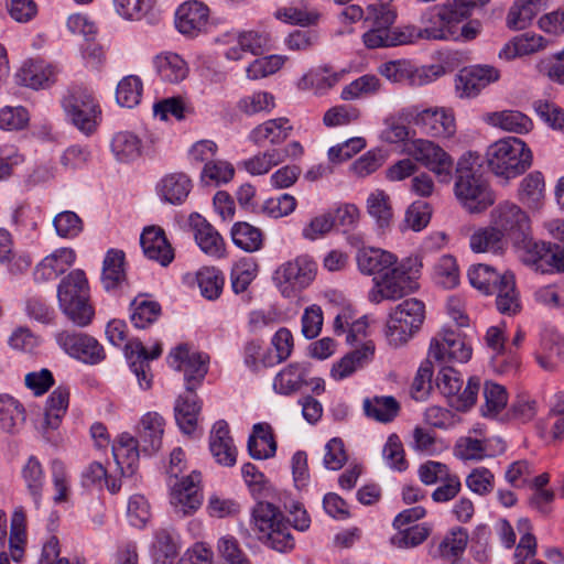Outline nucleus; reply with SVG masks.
Returning <instances> with one entry per match:
<instances>
[{
    "label": "nucleus",
    "mask_w": 564,
    "mask_h": 564,
    "mask_svg": "<svg viewBox=\"0 0 564 564\" xmlns=\"http://www.w3.org/2000/svg\"><path fill=\"white\" fill-rule=\"evenodd\" d=\"M258 265L252 259H241L231 269V289L236 294L245 293L256 279Z\"/></svg>",
    "instance_id": "13d9d810"
},
{
    "label": "nucleus",
    "mask_w": 564,
    "mask_h": 564,
    "mask_svg": "<svg viewBox=\"0 0 564 564\" xmlns=\"http://www.w3.org/2000/svg\"><path fill=\"white\" fill-rule=\"evenodd\" d=\"M535 304L547 310H564V280L538 286L533 292Z\"/></svg>",
    "instance_id": "8fccbe9b"
},
{
    "label": "nucleus",
    "mask_w": 564,
    "mask_h": 564,
    "mask_svg": "<svg viewBox=\"0 0 564 564\" xmlns=\"http://www.w3.org/2000/svg\"><path fill=\"white\" fill-rule=\"evenodd\" d=\"M308 368L305 364L293 362L282 369L274 378L273 388L280 394H291L307 384Z\"/></svg>",
    "instance_id": "58836bf2"
},
{
    "label": "nucleus",
    "mask_w": 564,
    "mask_h": 564,
    "mask_svg": "<svg viewBox=\"0 0 564 564\" xmlns=\"http://www.w3.org/2000/svg\"><path fill=\"white\" fill-rule=\"evenodd\" d=\"M191 178L182 172L165 175L158 184L160 197L172 205H181L192 191Z\"/></svg>",
    "instance_id": "7c9ffc66"
},
{
    "label": "nucleus",
    "mask_w": 564,
    "mask_h": 564,
    "mask_svg": "<svg viewBox=\"0 0 564 564\" xmlns=\"http://www.w3.org/2000/svg\"><path fill=\"white\" fill-rule=\"evenodd\" d=\"M521 259L536 272L564 273V249L558 245L529 240L524 243Z\"/></svg>",
    "instance_id": "ddd939ff"
},
{
    "label": "nucleus",
    "mask_w": 564,
    "mask_h": 564,
    "mask_svg": "<svg viewBox=\"0 0 564 564\" xmlns=\"http://www.w3.org/2000/svg\"><path fill=\"white\" fill-rule=\"evenodd\" d=\"M375 355V344L368 340L360 348L346 354L339 361L335 362L330 369V376L334 380L340 381L359 369L368 365Z\"/></svg>",
    "instance_id": "b1692460"
},
{
    "label": "nucleus",
    "mask_w": 564,
    "mask_h": 564,
    "mask_svg": "<svg viewBox=\"0 0 564 564\" xmlns=\"http://www.w3.org/2000/svg\"><path fill=\"white\" fill-rule=\"evenodd\" d=\"M25 543V514L22 508L15 509L11 517V530L9 538L10 556L14 562H20L23 556Z\"/></svg>",
    "instance_id": "6e6d98bb"
},
{
    "label": "nucleus",
    "mask_w": 564,
    "mask_h": 564,
    "mask_svg": "<svg viewBox=\"0 0 564 564\" xmlns=\"http://www.w3.org/2000/svg\"><path fill=\"white\" fill-rule=\"evenodd\" d=\"M56 341L67 355L85 364L97 365L106 358L104 347L88 334L63 330L56 334Z\"/></svg>",
    "instance_id": "2eb2a0df"
},
{
    "label": "nucleus",
    "mask_w": 564,
    "mask_h": 564,
    "mask_svg": "<svg viewBox=\"0 0 564 564\" xmlns=\"http://www.w3.org/2000/svg\"><path fill=\"white\" fill-rule=\"evenodd\" d=\"M25 421L23 405L10 394H0V430L15 433Z\"/></svg>",
    "instance_id": "79ce46f5"
},
{
    "label": "nucleus",
    "mask_w": 564,
    "mask_h": 564,
    "mask_svg": "<svg viewBox=\"0 0 564 564\" xmlns=\"http://www.w3.org/2000/svg\"><path fill=\"white\" fill-rule=\"evenodd\" d=\"M502 236L491 225L475 231L469 239V247L474 252H497L502 249Z\"/></svg>",
    "instance_id": "4d7b16f0"
},
{
    "label": "nucleus",
    "mask_w": 564,
    "mask_h": 564,
    "mask_svg": "<svg viewBox=\"0 0 564 564\" xmlns=\"http://www.w3.org/2000/svg\"><path fill=\"white\" fill-rule=\"evenodd\" d=\"M495 203V195L485 177L463 181L460 165V207L469 214H480Z\"/></svg>",
    "instance_id": "a211bd4d"
},
{
    "label": "nucleus",
    "mask_w": 564,
    "mask_h": 564,
    "mask_svg": "<svg viewBox=\"0 0 564 564\" xmlns=\"http://www.w3.org/2000/svg\"><path fill=\"white\" fill-rule=\"evenodd\" d=\"M56 69L44 61H30L21 68V78L25 86L43 88L55 80Z\"/></svg>",
    "instance_id": "37998d69"
},
{
    "label": "nucleus",
    "mask_w": 564,
    "mask_h": 564,
    "mask_svg": "<svg viewBox=\"0 0 564 564\" xmlns=\"http://www.w3.org/2000/svg\"><path fill=\"white\" fill-rule=\"evenodd\" d=\"M75 261V252L63 248L51 256L45 257L34 270V279L37 282L55 280L64 273Z\"/></svg>",
    "instance_id": "c85d7f7f"
},
{
    "label": "nucleus",
    "mask_w": 564,
    "mask_h": 564,
    "mask_svg": "<svg viewBox=\"0 0 564 564\" xmlns=\"http://www.w3.org/2000/svg\"><path fill=\"white\" fill-rule=\"evenodd\" d=\"M238 109L252 116L262 111H271L275 107L274 96L268 91H256L252 95L242 97L237 105Z\"/></svg>",
    "instance_id": "69168bd1"
},
{
    "label": "nucleus",
    "mask_w": 564,
    "mask_h": 564,
    "mask_svg": "<svg viewBox=\"0 0 564 564\" xmlns=\"http://www.w3.org/2000/svg\"><path fill=\"white\" fill-rule=\"evenodd\" d=\"M62 107L69 120L85 135L93 134L100 120L101 110L94 95L85 87H70L62 99Z\"/></svg>",
    "instance_id": "1a4fd4ad"
},
{
    "label": "nucleus",
    "mask_w": 564,
    "mask_h": 564,
    "mask_svg": "<svg viewBox=\"0 0 564 564\" xmlns=\"http://www.w3.org/2000/svg\"><path fill=\"white\" fill-rule=\"evenodd\" d=\"M164 419L156 412L144 414L140 421L138 442L143 453L151 455L162 446Z\"/></svg>",
    "instance_id": "bb28decb"
},
{
    "label": "nucleus",
    "mask_w": 564,
    "mask_h": 564,
    "mask_svg": "<svg viewBox=\"0 0 564 564\" xmlns=\"http://www.w3.org/2000/svg\"><path fill=\"white\" fill-rule=\"evenodd\" d=\"M412 158L432 170L443 183H448L452 177L453 161L451 156L432 141L416 139L409 148Z\"/></svg>",
    "instance_id": "dca6fc26"
},
{
    "label": "nucleus",
    "mask_w": 564,
    "mask_h": 564,
    "mask_svg": "<svg viewBox=\"0 0 564 564\" xmlns=\"http://www.w3.org/2000/svg\"><path fill=\"white\" fill-rule=\"evenodd\" d=\"M89 297L88 280L80 269L70 271L57 286L59 310L78 327L89 325L94 318L95 311Z\"/></svg>",
    "instance_id": "0eeeda50"
},
{
    "label": "nucleus",
    "mask_w": 564,
    "mask_h": 564,
    "mask_svg": "<svg viewBox=\"0 0 564 564\" xmlns=\"http://www.w3.org/2000/svg\"><path fill=\"white\" fill-rule=\"evenodd\" d=\"M433 364L430 360H424L413 379L411 384V397L415 401H424L432 390Z\"/></svg>",
    "instance_id": "774afa93"
},
{
    "label": "nucleus",
    "mask_w": 564,
    "mask_h": 564,
    "mask_svg": "<svg viewBox=\"0 0 564 564\" xmlns=\"http://www.w3.org/2000/svg\"><path fill=\"white\" fill-rule=\"evenodd\" d=\"M229 433L228 423L219 420L213 425L209 436L210 453L218 464L226 467L234 466L237 460V447Z\"/></svg>",
    "instance_id": "4be33fe9"
},
{
    "label": "nucleus",
    "mask_w": 564,
    "mask_h": 564,
    "mask_svg": "<svg viewBox=\"0 0 564 564\" xmlns=\"http://www.w3.org/2000/svg\"><path fill=\"white\" fill-rule=\"evenodd\" d=\"M431 529L425 524H415L406 529H398L390 542L398 549H411L422 544L430 535Z\"/></svg>",
    "instance_id": "bf43d9fd"
},
{
    "label": "nucleus",
    "mask_w": 564,
    "mask_h": 564,
    "mask_svg": "<svg viewBox=\"0 0 564 564\" xmlns=\"http://www.w3.org/2000/svg\"><path fill=\"white\" fill-rule=\"evenodd\" d=\"M414 124L431 137L449 138L456 131L455 112L444 107L415 109Z\"/></svg>",
    "instance_id": "f3484780"
},
{
    "label": "nucleus",
    "mask_w": 564,
    "mask_h": 564,
    "mask_svg": "<svg viewBox=\"0 0 564 564\" xmlns=\"http://www.w3.org/2000/svg\"><path fill=\"white\" fill-rule=\"evenodd\" d=\"M293 131V126L286 117L265 120L254 127L249 133V140L258 147L265 144H282Z\"/></svg>",
    "instance_id": "5701e85b"
},
{
    "label": "nucleus",
    "mask_w": 564,
    "mask_h": 564,
    "mask_svg": "<svg viewBox=\"0 0 564 564\" xmlns=\"http://www.w3.org/2000/svg\"><path fill=\"white\" fill-rule=\"evenodd\" d=\"M518 200L530 209H539L545 199V180L540 171L527 174L520 182Z\"/></svg>",
    "instance_id": "2f4dec72"
},
{
    "label": "nucleus",
    "mask_w": 564,
    "mask_h": 564,
    "mask_svg": "<svg viewBox=\"0 0 564 564\" xmlns=\"http://www.w3.org/2000/svg\"><path fill=\"white\" fill-rule=\"evenodd\" d=\"M22 476L35 505L39 506L44 485V473L42 465L36 457L31 456L29 458L28 463L23 467Z\"/></svg>",
    "instance_id": "e2e57ef3"
},
{
    "label": "nucleus",
    "mask_w": 564,
    "mask_h": 564,
    "mask_svg": "<svg viewBox=\"0 0 564 564\" xmlns=\"http://www.w3.org/2000/svg\"><path fill=\"white\" fill-rule=\"evenodd\" d=\"M491 225L502 237L511 239L524 238L530 229L527 213L516 203L505 200L499 203L490 213Z\"/></svg>",
    "instance_id": "4468645a"
},
{
    "label": "nucleus",
    "mask_w": 564,
    "mask_h": 564,
    "mask_svg": "<svg viewBox=\"0 0 564 564\" xmlns=\"http://www.w3.org/2000/svg\"><path fill=\"white\" fill-rule=\"evenodd\" d=\"M378 1L367 7L366 22H370L371 26L362 37L368 48L392 46L390 41H394L400 31V28H391L397 19V11L391 7L393 0Z\"/></svg>",
    "instance_id": "9b49d317"
},
{
    "label": "nucleus",
    "mask_w": 564,
    "mask_h": 564,
    "mask_svg": "<svg viewBox=\"0 0 564 564\" xmlns=\"http://www.w3.org/2000/svg\"><path fill=\"white\" fill-rule=\"evenodd\" d=\"M499 79V72L492 66L475 65L460 69V96L476 97L489 84Z\"/></svg>",
    "instance_id": "393cba45"
},
{
    "label": "nucleus",
    "mask_w": 564,
    "mask_h": 564,
    "mask_svg": "<svg viewBox=\"0 0 564 564\" xmlns=\"http://www.w3.org/2000/svg\"><path fill=\"white\" fill-rule=\"evenodd\" d=\"M489 170L505 184L522 175L533 163V154L525 142L508 137L494 142L486 153Z\"/></svg>",
    "instance_id": "423d86ee"
},
{
    "label": "nucleus",
    "mask_w": 564,
    "mask_h": 564,
    "mask_svg": "<svg viewBox=\"0 0 564 564\" xmlns=\"http://www.w3.org/2000/svg\"><path fill=\"white\" fill-rule=\"evenodd\" d=\"M356 260L361 273L378 276L397 263L393 253L380 248H362L357 252Z\"/></svg>",
    "instance_id": "473e14b6"
},
{
    "label": "nucleus",
    "mask_w": 564,
    "mask_h": 564,
    "mask_svg": "<svg viewBox=\"0 0 564 564\" xmlns=\"http://www.w3.org/2000/svg\"><path fill=\"white\" fill-rule=\"evenodd\" d=\"M421 268L422 262L417 257H409L392 264L384 273L375 278L376 288L369 293V300L373 303L395 301L416 291Z\"/></svg>",
    "instance_id": "6e6552de"
},
{
    "label": "nucleus",
    "mask_w": 564,
    "mask_h": 564,
    "mask_svg": "<svg viewBox=\"0 0 564 564\" xmlns=\"http://www.w3.org/2000/svg\"><path fill=\"white\" fill-rule=\"evenodd\" d=\"M158 75L163 82L177 84L188 75L187 63L176 53L165 52L153 59Z\"/></svg>",
    "instance_id": "72a5a7b5"
},
{
    "label": "nucleus",
    "mask_w": 564,
    "mask_h": 564,
    "mask_svg": "<svg viewBox=\"0 0 564 564\" xmlns=\"http://www.w3.org/2000/svg\"><path fill=\"white\" fill-rule=\"evenodd\" d=\"M425 318V305L417 299L398 304L389 315L387 335L391 341L403 344L420 329Z\"/></svg>",
    "instance_id": "f8f14e48"
},
{
    "label": "nucleus",
    "mask_w": 564,
    "mask_h": 564,
    "mask_svg": "<svg viewBox=\"0 0 564 564\" xmlns=\"http://www.w3.org/2000/svg\"><path fill=\"white\" fill-rule=\"evenodd\" d=\"M365 414L377 422H392L400 412V403L392 395H376L364 400Z\"/></svg>",
    "instance_id": "a19ab883"
},
{
    "label": "nucleus",
    "mask_w": 564,
    "mask_h": 564,
    "mask_svg": "<svg viewBox=\"0 0 564 564\" xmlns=\"http://www.w3.org/2000/svg\"><path fill=\"white\" fill-rule=\"evenodd\" d=\"M232 242L247 252H254L262 248V231L246 221H238L231 228Z\"/></svg>",
    "instance_id": "c03bdc74"
},
{
    "label": "nucleus",
    "mask_w": 564,
    "mask_h": 564,
    "mask_svg": "<svg viewBox=\"0 0 564 564\" xmlns=\"http://www.w3.org/2000/svg\"><path fill=\"white\" fill-rule=\"evenodd\" d=\"M140 245L144 256L162 267H167L174 259V250L159 226L145 227L140 236Z\"/></svg>",
    "instance_id": "412c9836"
},
{
    "label": "nucleus",
    "mask_w": 564,
    "mask_h": 564,
    "mask_svg": "<svg viewBox=\"0 0 564 564\" xmlns=\"http://www.w3.org/2000/svg\"><path fill=\"white\" fill-rule=\"evenodd\" d=\"M142 142L138 135L129 131H121L111 140V151L120 162H130L140 156Z\"/></svg>",
    "instance_id": "a18cd8bd"
},
{
    "label": "nucleus",
    "mask_w": 564,
    "mask_h": 564,
    "mask_svg": "<svg viewBox=\"0 0 564 564\" xmlns=\"http://www.w3.org/2000/svg\"><path fill=\"white\" fill-rule=\"evenodd\" d=\"M458 334L456 329L444 326L431 339L427 358L440 367L436 386L447 399L448 405L458 410Z\"/></svg>",
    "instance_id": "f03ea898"
},
{
    "label": "nucleus",
    "mask_w": 564,
    "mask_h": 564,
    "mask_svg": "<svg viewBox=\"0 0 564 564\" xmlns=\"http://www.w3.org/2000/svg\"><path fill=\"white\" fill-rule=\"evenodd\" d=\"M424 28L406 25L400 28L398 36L390 41L392 46L405 45L419 39L456 40L458 32V0H446L444 3L429 9L421 18Z\"/></svg>",
    "instance_id": "7ed1b4c3"
},
{
    "label": "nucleus",
    "mask_w": 564,
    "mask_h": 564,
    "mask_svg": "<svg viewBox=\"0 0 564 564\" xmlns=\"http://www.w3.org/2000/svg\"><path fill=\"white\" fill-rule=\"evenodd\" d=\"M143 84L140 77L128 75L117 85L116 100L121 107L133 108L140 104Z\"/></svg>",
    "instance_id": "3c124183"
},
{
    "label": "nucleus",
    "mask_w": 564,
    "mask_h": 564,
    "mask_svg": "<svg viewBox=\"0 0 564 564\" xmlns=\"http://www.w3.org/2000/svg\"><path fill=\"white\" fill-rule=\"evenodd\" d=\"M544 440H561L564 436V392L554 395L547 417L536 426Z\"/></svg>",
    "instance_id": "ea45409f"
},
{
    "label": "nucleus",
    "mask_w": 564,
    "mask_h": 564,
    "mask_svg": "<svg viewBox=\"0 0 564 564\" xmlns=\"http://www.w3.org/2000/svg\"><path fill=\"white\" fill-rule=\"evenodd\" d=\"M485 404L480 408L485 417L496 419L508 404L506 388L492 381H486L484 386Z\"/></svg>",
    "instance_id": "de8ad7c7"
},
{
    "label": "nucleus",
    "mask_w": 564,
    "mask_h": 564,
    "mask_svg": "<svg viewBox=\"0 0 564 564\" xmlns=\"http://www.w3.org/2000/svg\"><path fill=\"white\" fill-rule=\"evenodd\" d=\"M189 221L200 250L212 257H221L225 245L218 231L198 214L191 215Z\"/></svg>",
    "instance_id": "a878e982"
},
{
    "label": "nucleus",
    "mask_w": 564,
    "mask_h": 564,
    "mask_svg": "<svg viewBox=\"0 0 564 564\" xmlns=\"http://www.w3.org/2000/svg\"><path fill=\"white\" fill-rule=\"evenodd\" d=\"M316 272V262L302 254L281 263L273 272L272 281L283 297L294 299L311 285Z\"/></svg>",
    "instance_id": "9d476101"
},
{
    "label": "nucleus",
    "mask_w": 564,
    "mask_h": 564,
    "mask_svg": "<svg viewBox=\"0 0 564 564\" xmlns=\"http://www.w3.org/2000/svg\"><path fill=\"white\" fill-rule=\"evenodd\" d=\"M251 523L259 541L268 547L288 553L295 547L290 520L273 503L259 501L252 508Z\"/></svg>",
    "instance_id": "39448f33"
},
{
    "label": "nucleus",
    "mask_w": 564,
    "mask_h": 564,
    "mask_svg": "<svg viewBox=\"0 0 564 564\" xmlns=\"http://www.w3.org/2000/svg\"><path fill=\"white\" fill-rule=\"evenodd\" d=\"M208 356L191 351L187 345H178L167 357L169 365L184 373L185 392L175 401L174 416L180 430L189 436L199 437L198 416L202 402L195 390L202 384L208 371Z\"/></svg>",
    "instance_id": "f257e3e1"
},
{
    "label": "nucleus",
    "mask_w": 564,
    "mask_h": 564,
    "mask_svg": "<svg viewBox=\"0 0 564 564\" xmlns=\"http://www.w3.org/2000/svg\"><path fill=\"white\" fill-rule=\"evenodd\" d=\"M367 209L380 228H386L390 225L393 213L390 197L383 191L377 189L368 196Z\"/></svg>",
    "instance_id": "864d4df0"
},
{
    "label": "nucleus",
    "mask_w": 564,
    "mask_h": 564,
    "mask_svg": "<svg viewBox=\"0 0 564 564\" xmlns=\"http://www.w3.org/2000/svg\"><path fill=\"white\" fill-rule=\"evenodd\" d=\"M155 557L162 560L165 564L166 560H172L177 555L178 535L173 529H160L155 532L154 542Z\"/></svg>",
    "instance_id": "0e129e2a"
},
{
    "label": "nucleus",
    "mask_w": 564,
    "mask_h": 564,
    "mask_svg": "<svg viewBox=\"0 0 564 564\" xmlns=\"http://www.w3.org/2000/svg\"><path fill=\"white\" fill-rule=\"evenodd\" d=\"M155 0H113L116 12L123 19L139 21L154 7Z\"/></svg>",
    "instance_id": "338daca9"
},
{
    "label": "nucleus",
    "mask_w": 564,
    "mask_h": 564,
    "mask_svg": "<svg viewBox=\"0 0 564 564\" xmlns=\"http://www.w3.org/2000/svg\"><path fill=\"white\" fill-rule=\"evenodd\" d=\"M248 451L254 459H267L275 455L276 443L268 423H257L248 440Z\"/></svg>",
    "instance_id": "c9c22d12"
},
{
    "label": "nucleus",
    "mask_w": 564,
    "mask_h": 564,
    "mask_svg": "<svg viewBox=\"0 0 564 564\" xmlns=\"http://www.w3.org/2000/svg\"><path fill=\"white\" fill-rule=\"evenodd\" d=\"M200 474L193 471L172 487L171 505L178 516H187L199 508L203 496L199 491Z\"/></svg>",
    "instance_id": "6ab92c4d"
},
{
    "label": "nucleus",
    "mask_w": 564,
    "mask_h": 564,
    "mask_svg": "<svg viewBox=\"0 0 564 564\" xmlns=\"http://www.w3.org/2000/svg\"><path fill=\"white\" fill-rule=\"evenodd\" d=\"M484 121L491 127L518 134L529 133L533 129L530 117L512 109L488 112L484 116Z\"/></svg>",
    "instance_id": "cd10ccee"
},
{
    "label": "nucleus",
    "mask_w": 564,
    "mask_h": 564,
    "mask_svg": "<svg viewBox=\"0 0 564 564\" xmlns=\"http://www.w3.org/2000/svg\"><path fill=\"white\" fill-rule=\"evenodd\" d=\"M139 446L138 440L128 433L121 434L112 445V454L122 476L131 477L137 471Z\"/></svg>",
    "instance_id": "c756f323"
},
{
    "label": "nucleus",
    "mask_w": 564,
    "mask_h": 564,
    "mask_svg": "<svg viewBox=\"0 0 564 564\" xmlns=\"http://www.w3.org/2000/svg\"><path fill=\"white\" fill-rule=\"evenodd\" d=\"M69 402V389L58 386L48 397L45 408V424L47 427L57 429L65 415Z\"/></svg>",
    "instance_id": "49530a36"
},
{
    "label": "nucleus",
    "mask_w": 564,
    "mask_h": 564,
    "mask_svg": "<svg viewBox=\"0 0 564 564\" xmlns=\"http://www.w3.org/2000/svg\"><path fill=\"white\" fill-rule=\"evenodd\" d=\"M546 4L547 0H517L508 12L507 26L511 30L525 29Z\"/></svg>",
    "instance_id": "e433bc0d"
},
{
    "label": "nucleus",
    "mask_w": 564,
    "mask_h": 564,
    "mask_svg": "<svg viewBox=\"0 0 564 564\" xmlns=\"http://www.w3.org/2000/svg\"><path fill=\"white\" fill-rule=\"evenodd\" d=\"M124 252L109 249L102 262L101 284L106 291H113L121 286L126 280Z\"/></svg>",
    "instance_id": "f704fd0d"
},
{
    "label": "nucleus",
    "mask_w": 564,
    "mask_h": 564,
    "mask_svg": "<svg viewBox=\"0 0 564 564\" xmlns=\"http://www.w3.org/2000/svg\"><path fill=\"white\" fill-rule=\"evenodd\" d=\"M127 324L121 319H112L107 324L106 336L110 344L123 347L124 356L131 371L134 373L141 389L149 390L152 387L153 376L151 373L150 360L158 359L162 354V346L156 343L149 351L141 340H128Z\"/></svg>",
    "instance_id": "20e7f679"
},
{
    "label": "nucleus",
    "mask_w": 564,
    "mask_h": 564,
    "mask_svg": "<svg viewBox=\"0 0 564 564\" xmlns=\"http://www.w3.org/2000/svg\"><path fill=\"white\" fill-rule=\"evenodd\" d=\"M196 280L202 295L207 300H216L221 294L224 288V276L219 270L214 267L202 268L196 273Z\"/></svg>",
    "instance_id": "5fc2aeb1"
},
{
    "label": "nucleus",
    "mask_w": 564,
    "mask_h": 564,
    "mask_svg": "<svg viewBox=\"0 0 564 564\" xmlns=\"http://www.w3.org/2000/svg\"><path fill=\"white\" fill-rule=\"evenodd\" d=\"M161 315V305L155 301L134 299L131 303V322L137 328H147Z\"/></svg>",
    "instance_id": "603ef678"
},
{
    "label": "nucleus",
    "mask_w": 564,
    "mask_h": 564,
    "mask_svg": "<svg viewBox=\"0 0 564 564\" xmlns=\"http://www.w3.org/2000/svg\"><path fill=\"white\" fill-rule=\"evenodd\" d=\"M494 292L497 293L496 306L501 314L514 315L520 312L521 305L513 274H502L500 281L492 288Z\"/></svg>",
    "instance_id": "4c0bfd02"
},
{
    "label": "nucleus",
    "mask_w": 564,
    "mask_h": 564,
    "mask_svg": "<svg viewBox=\"0 0 564 564\" xmlns=\"http://www.w3.org/2000/svg\"><path fill=\"white\" fill-rule=\"evenodd\" d=\"M209 9L203 2L192 0L181 4L175 14V26L184 35L196 36L208 24Z\"/></svg>",
    "instance_id": "aec40b11"
},
{
    "label": "nucleus",
    "mask_w": 564,
    "mask_h": 564,
    "mask_svg": "<svg viewBox=\"0 0 564 564\" xmlns=\"http://www.w3.org/2000/svg\"><path fill=\"white\" fill-rule=\"evenodd\" d=\"M432 279L434 283L444 289L453 290L458 285V264L452 254L442 256L433 268Z\"/></svg>",
    "instance_id": "09e8293b"
},
{
    "label": "nucleus",
    "mask_w": 564,
    "mask_h": 564,
    "mask_svg": "<svg viewBox=\"0 0 564 564\" xmlns=\"http://www.w3.org/2000/svg\"><path fill=\"white\" fill-rule=\"evenodd\" d=\"M469 283L485 294L492 293V288L500 281L501 275L487 264L473 265L467 273Z\"/></svg>",
    "instance_id": "052dcab7"
},
{
    "label": "nucleus",
    "mask_w": 564,
    "mask_h": 564,
    "mask_svg": "<svg viewBox=\"0 0 564 564\" xmlns=\"http://www.w3.org/2000/svg\"><path fill=\"white\" fill-rule=\"evenodd\" d=\"M544 47V39L541 35L533 33H523L516 36L510 44H508L503 52L508 58L516 56L529 55Z\"/></svg>",
    "instance_id": "680f3d73"
}]
</instances>
